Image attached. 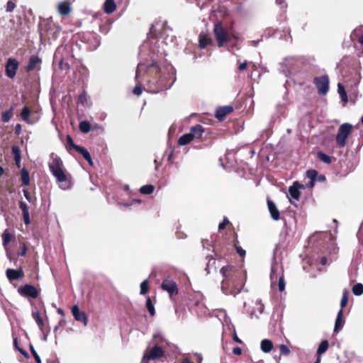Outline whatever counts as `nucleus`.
I'll list each match as a JSON object with an SVG mask.
<instances>
[{
	"label": "nucleus",
	"mask_w": 363,
	"mask_h": 363,
	"mask_svg": "<svg viewBox=\"0 0 363 363\" xmlns=\"http://www.w3.org/2000/svg\"><path fill=\"white\" fill-rule=\"evenodd\" d=\"M220 273L224 277L221 281V291L225 295L236 296L243 288L246 275L243 272L238 271L230 265L223 267Z\"/></svg>",
	"instance_id": "obj_1"
},
{
	"label": "nucleus",
	"mask_w": 363,
	"mask_h": 363,
	"mask_svg": "<svg viewBox=\"0 0 363 363\" xmlns=\"http://www.w3.org/2000/svg\"><path fill=\"white\" fill-rule=\"evenodd\" d=\"M164 69L167 73L160 75L157 80L152 82L153 84H156V87L154 89H152L151 86L149 87L151 92L158 93L164 89H169L173 85L175 81L174 67L169 65L164 67Z\"/></svg>",
	"instance_id": "obj_2"
},
{
	"label": "nucleus",
	"mask_w": 363,
	"mask_h": 363,
	"mask_svg": "<svg viewBox=\"0 0 363 363\" xmlns=\"http://www.w3.org/2000/svg\"><path fill=\"white\" fill-rule=\"evenodd\" d=\"M60 28L51 18L43 20L39 25V33L41 39L55 40L60 33Z\"/></svg>",
	"instance_id": "obj_3"
},
{
	"label": "nucleus",
	"mask_w": 363,
	"mask_h": 363,
	"mask_svg": "<svg viewBox=\"0 0 363 363\" xmlns=\"http://www.w3.org/2000/svg\"><path fill=\"white\" fill-rule=\"evenodd\" d=\"M153 339L155 341L156 345L150 350L148 354L147 353V350H145L140 363H148L150 360H155L164 356V352L163 349L158 346L157 344L164 341V339L159 333L155 334Z\"/></svg>",
	"instance_id": "obj_4"
},
{
	"label": "nucleus",
	"mask_w": 363,
	"mask_h": 363,
	"mask_svg": "<svg viewBox=\"0 0 363 363\" xmlns=\"http://www.w3.org/2000/svg\"><path fill=\"white\" fill-rule=\"evenodd\" d=\"M270 279L272 287H274L275 284L278 280L279 290L280 291H283L285 289V281L284 279L283 270L277 263L273 264L272 265Z\"/></svg>",
	"instance_id": "obj_5"
},
{
	"label": "nucleus",
	"mask_w": 363,
	"mask_h": 363,
	"mask_svg": "<svg viewBox=\"0 0 363 363\" xmlns=\"http://www.w3.org/2000/svg\"><path fill=\"white\" fill-rule=\"evenodd\" d=\"M352 125L350 123H345L339 128L335 137L337 146L342 148L346 145L347 139L351 133Z\"/></svg>",
	"instance_id": "obj_6"
},
{
	"label": "nucleus",
	"mask_w": 363,
	"mask_h": 363,
	"mask_svg": "<svg viewBox=\"0 0 363 363\" xmlns=\"http://www.w3.org/2000/svg\"><path fill=\"white\" fill-rule=\"evenodd\" d=\"M41 116V109L39 106H24V122L28 124L37 123Z\"/></svg>",
	"instance_id": "obj_7"
},
{
	"label": "nucleus",
	"mask_w": 363,
	"mask_h": 363,
	"mask_svg": "<svg viewBox=\"0 0 363 363\" xmlns=\"http://www.w3.org/2000/svg\"><path fill=\"white\" fill-rule=\"evenodd\" d=\"M41 59L38 55H32L29 57L28 64L24 69L28 72H34L33 81L37 82L39 79L38 72L40 69Z\"/></svg>",
	"instance_id": "obj_8"
},
{
	"label": "nucleus",
	"mask_w": 363,
	"mask_h": 363,
	"mask_svg": "<svg viewBox=\"0 0 363 363\" xmlns=\"http://www.w3.org/2000/svg\"><path fill=\"white\" fill-rule=\"evenodd\" d=\"M313 83L316 86L319 94L325 95L328 92L329 77L328 75L315 77Z\"/></svg>",
	"instance_id": "obj_9"
},
{
	"label": "nucleus",
	"mask_w": 363,
	"mask_h": 363,
	"mask_svg": "<svg viewBox=\"0 0 363 363\" xmlns=\"http://www.w3.org/2000/svg\"><path fill=\"white\" fill-rule=\"evenodd\" d=\"M51 173L59 183L61 189H67L70 187V182L63 167L52 171Z\"/></svg>",
	"instance_id": "obj_10"
},
{
	"label": "nucleus",
	"mask_w": 363,
	"mask_h": 363,
	"mask_svg": "<svg viewBox=\"0 0 363 363\" xmlns=\"http://www.w3.org/2000/svg\"><path fill=\"white\" fill-rule=\"evenodd\" d=\"M214 35L219 47H222L228 40V35L220 23L214 26Z\"/></svg>",
	"instance_id": "obj_11"
},
{
	"label": "nucleus",
	"mask_w": 363,
	"mask_h": 363,
	"mask_svg": "<svg viewBox=\"0 0 363 363\" xmlns=\"http://www.w3.org/2000/svg\"><path fill=\"white\" fill-rule=\"evenodd\" d=\"M152 69L155 70L156 73H160L162 72L161 68L158 66L156 63H151V64H145L144 62H140L138 65L136 73H135V80L138 81L141 73L146 72V71H150Z\"/></svg>",
	"instance_id": "obj_12"
},
{
	"label": "nucleus",
	"mask_w": 363,
	"mask_h": 363,
	"mask_svg": "<svg viewBox=\"0 0 363 363\" xmlns=\"http://www.w3.org/2000/svg\"><path fill=\"white\" fill-rule=\"evenodd\" d=\"M6 275L9 281L16 287V283L23 279V269L21 267L18 269H7Z\"/></svg>",
	"instance_id": "obj_13"
},
{
	"label": "nucleus",
	"mask_w": 363,
	"mask_h": 363,
	"mask_svg": "<svg viewBox=\"0 0 363 363\" xmlns=\"http://www.w3.org/2000/svg\"><path fill=\"white\" fill-rule=\"evenodd\" d=\"M162 289L166 291L171 296L178 293V288L176 282L169 277H166L162 283Z\"/></svg>",
	"instance_id": "obj_14"
},
{
	"label": "nucleus",
	"mask_w": 363,
	"mask_h": 363,
	"mask_svg": "<svg viewBox=\"0 0 363 363\" xmlns=\"http://www.w3.org/2000/svg\"><path fill=\"white\" fill-rule=\"evenodd\" d=\"M48 167L50 171L52 172L62 168L63 162L60 157L55 153H52L50 156Z\"/></svg>",
	"instance_id": "obj_15"
},
{
	"label": "nucleus",
	"mask_w": 363,
	"mask_h": 363,
	"mask_svg": "<svg viewBox=\"0 0 363 363\" xmlns=\"http://www.w3.org/2000/svg\"><path fill=\"white\" fill-rule=\"evenodd\" d=\"M18 67V62L16 60L9 58L6 65V74L9 78H13L16 75Z\"/></svg>",
	"instance_id": "obj_16"
},
{
	"label": "nucleus",
	"mask_w": 363,
	"mask_h": 363,
	"mask_svg": "<svg viewBox=\"0 0 363 363\" xmlns=\"http://www.w3.org/2000/svg\"><path fill=\"white\" fill-rule=\"evenodd\" d=\"M71 311L77 321L82 322L84 325H87L88 319L86 313L83 311H80L77 305L72 307Z\"/></svg>",
	"instance_id": "obj_17"
},
{
	"label": "nucleus",
	"mask_w": 363,
	"mask_h": 363,
	"mask_svg": "<svg viewBox=\"0 0 363 363\" xmlns=\"http://www.w3.org/2000/svg\"><path fill=\"white\" fill-rule=\"evenodd\" d=\"M304 185L300 184L298 182H294L292 186H291L289 189V198L294 199L296 201L299 199L300 197V189H303Z\"/></svg>",
	"instance_id": "obj_18"
},
{
	"label": "nucleus",
	"mask_w": 363,
	"mask_h": 363,
	"mask_svg": "<svg viewBox=\"0 0 363 363\" xmlns=\"http://www.w3.org/2000/svg\"><path fill=\"white\" fill-rule=\"evenodd\" d=\"M40 293V290L30 284H24V296L28 298H36Z\"/></svg>",
	"instance_id": "obj_19"
},
{
	"label": "nucleus",
	"mask_w": 363,
	"mask_h": 363,
	"mask_svg": "<svg viewBox=\"0 0 363 363\" xmlns=\"http://www.w3.org/2000/svg\"><path fill=\"white\" fill-rule=\"evenodd\" d=\"M233 111L231 106H226L219 107L216 109V117L219 120H223L228 114L230 113Z\"/></svg>",
	"instance_id": "obj_20"
},
{
	"label": "nucleus",
	"mask_w": 363,
	"mask_h": 363,
	"mask_svg": "<svg viewBox=\"0 0 363 363\" xmlns=\"http://www.w3.org/2000/svg\"><path fill=\"white\" fill-rule=\"evenodd\" d=\"M267 206H268V208H269V211L270 212L272 218L274 220H279V218H280L279 211L277 209L275 203L272 201L268 200L267 201Z\"/></svg>",
	"instance_id": "obj_21"
},
{
	"label": "nucleus",
	"mask_w": 363,
	"mask_h": 363,
	"mask_svg": "<svg viewBox=\"0 0 363 363\" xmlns=\"http://www.w3.org/2000/svg\"><path fill=\"white\" fill-rule=\"evenodd\" d=\"M318 172L315 169H310L306 172V179L308 182L306 183L307 186L313 187L316 182Z\"/></svg>",
	"instance_id": "obj_22"
},
{
	"label": "nucleus",
	"mask_w": 363,
	"mask_h": 363,
	"mask_svg": "<svg viewBox=\"0 0 363 363\" xmlns=\"http://www.w3.org/2000/svg\"><path fill=\"white\" fill-rule=\"evenodd\" d=\"M190 133L194 139H200L204 133V128L201 125H196L190 129Z\"/></svg>",
	"instance_id": "obj_23"
},
{
	"label": "nucleus",
	"mask_w": 363,
	"mask_h": 363,
	"mask_svg": "<svg viewBox=\"0 0 363 363\" xmlns=\"http://www.w3.org/2000/svg\"><path fill=\"white\" fill-rule=\"evenodd\" d=\"M343 316V312L342 309H340V311L337 313V315L336 317L335 323V327H334V333H337L343 327L344 325V320L342 319Z\"/></svg>",
	"instance_id": "obj_24"
},
{
	"label": "nucleus",
	"mask_w": 363,
	"mask_h": 363,
	"mask_svg": "<svg viewBox=\"0 0 363 363\" xmlns=\"http://www.w3.org/2000/svg\"><path fill=\"white\" fill-rule=\"evenodd\" d=\"M58 12L62 16H67L70 13V4L68 1L59 3L57 6Z\"/></svg>",
	"instance_id": "obj_25"
},
{
	"label": "nucleus",
	"mask_w": 363,
	"mask_h": 363,
	"mask_svg": "<svg viewBox=\"0 0 363 363\" xmlns=\"http://www.w3.org/2000/svg\"><path fill=\"white\" fill-rule=\"evenodd\" d=\"M11 149H12V155L13 156L16 165L18 168H20L21 167V150L17 145H13Z\"/></svg>",
	"instance_id": "obj_26"
},
{
	"label": "nucleus",
	"mask_w": 363,
	"mask_h": 363,
	"mask_svg": "<svg viewBox=\"0 0 363 363\" xmlns=\"http://www.w3.org/2000/svg\"><path fill=\"white\" fill-rule=\"evenodd\" d=\"M75 150L79 152L83 157L88 162L90 166H93L94 163L89 151L83 147H75Z\"/></svg>",
	"instance_id": "obj_27"
},
{
	"label": "nucleus",
	"mask_w": 363,
	"mask_h": 363,
	"mask_svg": "<svg viewBox=\"0 0 363 363\" xmlns=\"http://www.w3.org/2000/svg\"><path fill=\"white\" fill-rule=\"evenodd\" d=\"M211 43V39L204 33H201L199 36V44L201 49L207 47Z\"/></svg>",
	"instance_id": "obj_28"
},
{
	"label": "nucleus",
	"mask_w": 363,
	"mask_h": 363,
	"mask_svg": "<svg viewBox=\"0 0 363 363\" xmlns=\"http://www.w3.org/2000/svg\"><path fill=\"white\" fill-rule=\"evenodd\" d=\"M116 9V5L114 0H106L104 4V11L106 13L110 14L113 13Z\"/></svg>",
	"instance_id": "obj_29"
},
{
	"label": "nucleus",
	"mask_w": 363,
	"mask_h": 363,
	"mask_svg": "<svg viewBox=\"0 0 363 363\" xmlns=\"http://www.w3.org/2000/svg\"><path fill=\"white\" fill-rule=\"evenodd\" d=\"M260 347L263 352L269 353L273 349V343L268 339H264L261 341Z\"/></svg>",
	"instance_id": "obj_30"
},
{
	"label": "nucleus",
	"mask_w": 363,
	"mask_h": 363,
	"mask_svg": "<svg viewBox=\"0 0 363 363\" xmlns=\"http://www.w3.org/2000/svg\"><path fill=\"white\" fill-rule=\"evenodd\" d=\"M193 140H194V138L191 135V133L189 132L188 133H186V134L182 135L178 140V143L180 145H187L188 143H189Z\"/></svg>",
	"instance_id": "obj_31"
},
{
	"label": "nucleus",
	"mask_w": 363,
	"mask_h": 363,
	"mask_svg": "<svg viewBox=\"0 0 363 363\" xmlns=\"http://www.w3.org/2000/svg\"><path fill=\"white\" fill-rule=\"evenodd\" d=\"M329 343L328 340H323L318 346L317 350V354L320 357L321 354H324L328 349Z\"/></svg>",
	"instance_id": "obj_32"
},
{
	"label": "nucleus",
	"mask_w": 363,
	"mask_h": 363,
	"mask_svg": "<svg viewBox=\"0 0 363 363\" xmlns=\"http://www.w3.org/2000/svg\"><path fill=\"white\" fill-rule=\"evenodd\" d=\"M78 102L83 106H89L91 104L90 99L85 91H83L79 96Z\"/></svg>",
	"instance_id": "obj_33"
},
{
	"label": "nucleus",
	"mask_w": 363,
	"mask_h": 363,
	"mask_svg": "<svg viewBox=\"0 0 363 363\" xmlns=\"http://www.w3.org/2000/svg\"><path fill=\"white\" fill-rule=\"evenodd\" d=\"M337 92H338L342 101H343L344 102H347V92L345 89L344 86L341 83H338V84H337Z\"/></svg>",
	"instance_id": "obj_34"
},
{
	"label": "nucleus",
	"mask_w": 363,
	"mask_h": 363,
	"mask_svg": "<svg viewBox=\"0 0 363 363\" xmlns=\"http://www.w3.org/2000/svg\"><path fill=\"white\" fill-rule=\"evenodd\" d=\"M79 128L81 132L87 133L91 130L90 123L86 121H83L79 123Z\"/></svg>",
	"instance_id": "obj_35"
},
{
	"label": "nucleus",
	"mask_w": 363,
	"mask_h": 363,
	"mask_svg": "<svg viewBox=\"0 0 363 363\" xmlns=\"http://www.w3.org/2000/svg\"><path fill=\"white\" fill-rule=\"evenodd\" d=\"M32 316L40 330H43V320L38 311H33Z\"/></svg>",
	"instance_id": "obj_36"
},
{
	"label": "nucleus",
	"mask_w": 363,
	"mask_h": 363,
	"mask_svg": "<svg viewBox=\"0 0 363 363\" xmlns=\"http://www.w3.org/2000/svg\"><path fill=\"white\" fill-rule=\"evenodd\" d=\"M352 291L355 296H361L363 294V284L361 283L354 284L352 289Z\"/></svg>",
	"instance_id": "obj_37"
},
{
	"label": "nucleus",
	"mask_w": 363,
	"mask_h": 363,
	"mask_svg": "<svg viewBox=\"0 0 363 363\" xmlns=\"http://www.w3.org/2000/svg\"><path fill=\"white\" fill-rule=\"evenodd\" d=\"M13 235L8 232V230H5L4 233L2 235L3 238V245L4 247L6 248L7 247V245L10 242L11 240Z\"/></svg>",
	"instance_id": "obj_38"
},
{
	"label": "nucleus",
	"mask_w": 363,
	"mask_h": 363,
	"mask_svg": "<svg viewBox=\"0 0 363 363\" xmlns=\"http://www.w3.org/2000/svg\"><path fill=\"white\" fill-rule=\"evenodd\" d=\"M154 191V186L151 184L145 185L140 187V191L143 194H150Z\"/></svg>",
	"instance_id": "obj_39"
},
{
	"label": "nucleus",
	"mask_w": 363,
	"mask_h": 363,
	"mask_svg": "<svg viewBox=\"0 0 363 363\" xmlns=\"http://www.w3.org/2000/svg\"><path fill=\"white\" fill-rule=\"evenodd\" d=\"M318 157L320 161L323 162L324 163H326V164L331 163L330 157L322 152H318Z\"/></svg>",
	"instance_id": "obj_40"
},
{
	"label": "nucleus",
	"mask_w": 363,
	"mask_h": 363,
	"mask_svg": "<svg viewBox=\"0 0 363 363\" xmlns=\"http://www.w3.org/2000/svg\"><path fill=\"white\" fill-rule=\"evenodd\" d=\"M348 301V296H347V291L344 290L342 293V299L340 301V309L343 311L344 307L347 305Z\"/></svg>",
	"instance_id": "obj_41"
},
{
	"label": "nucleus",
	"mask_w": 363,
	"mask_h": 363,
	"mask_svg": "<svg viewBox=\"0 0 363 363\" xmlns=\"http://www.w3.org/2000/svg\"><path fill=\"white\" fill-rule=\"evenodd\" d=\"M146 307L151 315H154L155 313L154 306L151 301V299L148 297L146 301Z\"/></svg>",
	"instance_id": "obj_42"
},
{
	"label": "nucleus",
	"mask_w": 363,
	"mask_h": 363,
	"mask_svg": "<svg viewBox=\"0 0 363 363\" xmlns=\"http://www.w3.org/2000/svg\"><path fill=\"white\" fill-rule=\"evenodd\" d=\"M148 291V282L147 280H144L140 284V294L145 295Z\"/></svg>",
	"instance_id": "obj_43"
},
{
	"label": "nucleus",
	"mask_w": 363,
	"mask_h": 363,
	"mask_svg": "<svg viewBox=\"0 0 363 363\" xmlns=\"http://www.w3.org/2000/svg\"><path fill=\"white\" fill-rule=\"evenodd\" d=\"M67 148L69 151L71 148H73L75 150V147H79V145H77L74 143V141L70 135L67 136Z\"/></svg>",
	"instance_id": "obj_44"
},
{
	"label": "nucleus",
	"mask_w": 363,
	"mask_h": 363,
	"mask_svg": "<svg viewBox=\"0 0 363 363\" xmlns=\"http://www.w3.org/2000/svg\"><path fill=\"white\" fill-rule=\"evenodd\" d=\"M30 352H31L33 356L35 358V362L37 363H42L39 355L38 354L37 352L35 351V350L34 349V347L32 345H30Z\"/></svg>",
	"instance_id": "obj_45"
},
{
	"label": "nucleus",
	"mask_w": 363,
	"mask_h": 363,
	"mask_svg": "<svg viewBox=\"0 0 363 363\" xmlns=\"http://www.w3.org/2000/svg\"><path fill=\"white\" fill-rule=\"evenodd\" d=\"M279 350H280L281 354L289 355L290 354L289 348L285 345H281L279 346Z\"/></svg>",
	"instance_id": "obj_46"
},
{
	"label": "nucleus",
	"mask_w": 363,
	"mask_h": 363,
	"mask_svg": "<svg viewBox=\"0 0 363 363\" xmlns=\"http://www.w3.org/2000/svg\"><path fill=\"white\" fill-rule=\"evenodd\" d=\"M24 223L26 225L30 223L29 213H28V211L25 204H24Z\"/></svg>",
	"instance_id": "obj_47"
},
{
	"label": "nucleus",
	"mask_w": 363,
	"mask_h": 363,
	"mask_svg": "<svg viewBox=\"0 0 363 363\" xmlns=\"http://www.w3.org/2000/svg\"><path fill=\"white\" fill-rule=\"evenodd\" d=\"M133 92L135 95L137 96H140L142 94L143 89L140 84H136V86L133 89Z\"/></svg>",
	"instance_id": "obj_48"
},
{
	"label": "nucleus",
	"mask_w": 363,
	"mask_h": 363,
	"mask_svg": "<svg viewBox=\"0 0 363 363\" xmlns=\"http://www.w3.org/2000/svg\"><path fill=\"white\" fill-rule=\"evenodd\" d=\"M255 305L259 313H262L264 311V305L262 304V301L257 299L255 302Z\"/></svg>",
	"instance_id": "obj_49"
},
{
	"label": "nucleus",
	"mask_w": 363,
	"mask_h": 363,
	"mask_svg": "<svg viewBox=\"0 0 363 363\" xmlns=\"http://www.w3.org/2000/svg\"><path fill=\"white\" fill-rule=\"evenodd\" d=\"M15 6H16V5L13 1H9L6 4V11H8V12L12 11L14 9Z\"/></svg>",
	"instance_id": "obj_50"
},
{
	"label": "nucleus",
	"mask_w": 363,
	"mask_h": 363,
	"mask_svg": "<svg viewBox=\"0 0 363 363\" xmlns=\"http://www.w3.org/2000/svg\"><path fill=\"white\" fill-rule=\"evenodd\" d=\"M24 197L32 204L35 202V198L32 197L28 192L24 190Z\"/></svg>",
	"instance_id": "obj_51"
},
{
	"label": "nucleus",
	"mask_w": 363,
	"mask_h": 363,
	"mask_svg": "<svg viewBox=\"0 0 363 363\" xmlns=\"http://www.w3.org/2000/svg\"><path fill=\"white\" fill-rule=\"evenodd\" d=\"M13 345L14 347L21 353L23 354V348L19 347L18 345V337H15L13 335Z\"/></svg>",
	"instance_id": "obj_52"
},
{
	"label": "nucleus",
	"mask_w": 363,
	"mask_h": 363,
	"mask_svg": "<svg viewBox=\"0 0 363 363\" xmlns=\"http://www.w3.org/2000/svg\"><path fill=\"white\" fill-rule=\"evenodd\" d=\"M30 182L29 173L24 169V186L28 185Z\"/></svg>",
	"instance_id": "obj_53"
},
{
	"label": "nucleus",
	"mask_w": 363,
	"mask_h": 363,
	"mask_svg": "<svg viewBox=\"0 0 363 363\" xmlns=\"http://www.w3.org/2000/svg\"><path fill=\"white\" fill-rule=\"evenodd\" d=\"M229 223L228 218L226 217H225L223 218V220L222 223H220L218 225V228L219 230H223L225 228V225Z\"/></svg>",
	"instance_id": "obj_54"
},
{
	"label": "nucleus",
	"mask_w": 363,
	"mask_h": 363,
	"mask_svg": "<svg viewBox=\"0 0 363 363\" xmlns=\"http://www.w3.org/2000/svg\"><path fill=\"white\" fill-rule=\"evenodd\" d=\"M247 66V61H244L243 62L239 64L238 69L240 71H243V70L246 69Z\"/></svg>",
	"instance_id": "obj_55"
},
{
	"label": "nucleus",
	"mask_w": 363,
	"mask_h": 363,
	"mask_svg": "<svg viewBox=\"0 0 363 363\" xmlns=\"http://www.w3.org/2000/svg\"><path fill=\"white\" fill-rule=\"evenodd\" d=\"M10 117H11V114L9 112H6V113H4L3 115H2V121H4V122H6L8 121L9 119H10Z\"/></svg>",
	"instance_id": "obj_56"
},
{
	"label": "nucleus",
	"mask_w": 363,
	"mask_h": 363,
	"mask_svg": "<svg viewBox=\"0 0 363 363\" xmlns=\"http://www.w3.org/2000/svg\"><path fill=\"white\" fill-rule=\"evenodd\" d=\"M233 353L236 355H240L242 354V349L238 347H235L233 349Z\"/></svg>",
	"instance_id": "obj_57"
},
{
	"label": "nucleus",
	"mask_w": 363,
	"mask_h": 363,
	"mask_svg": "<svg viewBox=\"0 0 363 363\" xmlns=\"http://www.w3.org/2000/svg\"><path fill=\"white\" fill-rule=\"evenodd\" d=\"M293 61H294L293 58H286V59H285L284 62L281 63V67H283L284 65H287L288 64L291 65V64H292Z\"/></svg>",
	"instance_id": "obj_58"
},
{
	"label": "nucleus",
	"mask_w": 363,
	"mask_h": 363,
	"mask_svg": "<svg viewBox=\"0 0 363 363\" xmlns=\"http://www.w3.org/2000/svg\"><path fill=\"white\" fill-rule=\"evenodd\" d=\"M236 250H237V252L240 256H244L245 255V250H244L241 247L236 246Z\"/></svg>",
	"instance_id": "obj_59"
},
{
	"label": "nucleus",
	"mask_w": 363,
	"mask_h": 363,
	"mask_svg": "<svg viewBox=\"0 0 363 363\" xmlns=\"http://www.w3.org/2000/svg\"><path fill=\"white\" fill-rule=\"evenodd\" d=\"M15 133L16 135H20L21 133V124H17L15 128Z\"/></svg>",
	"instance_id": "obj_60"
},
{
	"label": "nucleus",
	"mask_w": 363,
	"mask_h": 363,
	"mask_svg": "<svg viewBox=\"0 0 363 363\" xmlns=\"http://www.w3.org/2000/svg\"><path fill=\"white\" fill-rule=\"evenodd\" d=\"M233 340L238 343H242V340L237 336L236 333L233 335Z\"/></svg>",
	"instance_id": "obj_61"
},
{
	"label": "nucleus",
	"mask_w": 363,
	"mask_h": 363,
	"mask_svg": "<svg viewBox=\"0 0 363 363\" xmlns=\"http://www.w3.org/2000/svg\"><path fill=\"white\" fill-rule=\"evenodd\" d=\"M250 318H253L254 317H255L256 318H259V317H258V315H257L255 314V312L254 311H251V312L250 313Z\"/></svg>",
	"instance_id": "obj_62"
},
{
	"label": "nucleus",
	"mask_w": 363,
	"mask_h": 363,
	"mask_svg": "<svg viewBox=\"0 0 363 363\" xmlns=\"http://www.w3.org/2000/svg\"><path fill=\"white\" fill-rule=\"evenodd\" d=\"M282 72H283V73L284 74V75H285L286 77H288V76H289V74H290V72H291V70H290L289 69H287V70H285V69H282Z\"/></svg>",
	"instance_id": "obj_63"
},
{
	"label": "nucleus",
	"mask_w": 363,
	"mask_h": 363,
	"mask_svg": "<svg viewBox=\"0 0 363 363\" xmlns=\"http://www.w3.org/2000/svg\"><path fill=\"white\" fill-rule=\"evenodd\" d=\"M359 43L362 45L363 47V35L362 36L359 37Z\"/></svg>",
	"instance_id": "obj_64"
}]
</instances>
